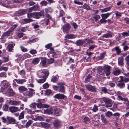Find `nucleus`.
<instances>
[{"instance_id": "nucleus-48", "label": "nucleus", "mask_w": 129, "mask_h": 129, "mask_svg": "<svg viewBox=\"0 0 129 129\" xmlns=\"http://www.w3.org/2000/svg\"><path fill=\"white\" fill-rule=\"evenodd\" d=\"M24 22L26 23H28L32 22L33 20L29 19H25L24 20Z\"/></svg>"}, {"instance_id": "nucleus-24", "label": "nucleus", "mask_w": 129, "mask_h": 129, "mask_svg": "<svg viewBox=\"0 0 129 129\" xmlns=\"http://www.w3.org/2000/svg\"><path fill=\"white\" fill-rule=\"evenodd\" d=\"M7 93L11 96H12L14 95V92L12 89H9L8 90Z\"/></svg>"}, {"instance_id": "nucleus-31", "label": "nucleus", "mask_w": 129, "mask_h": 129, "mask_svg": "<svg viewBox=\"0 0 129 129\" xmlns=\"http://www.w3.org/2000/svg\"><path fill=\"white\" fill-rule=\"evenodd\" d=\"M123 59L121 57H119L118 59V63L121 66H122L123 64Z\"/></svg>"}, {"instance_id": "nucleus-57", "label": "nucleus", "mask_w": 129, "mask_h": 129, "mask_svg": "<svg viewBox=\"0 0 129 129\" xmlns=\"http://www.w3.org/2000/svg\"><path fill=\"white\" fill-rule=\"evenodd\" d=\"M9 106L7 104L4 105L3 106V108L4 110L7 111L8 110Z\"/></svg>"}, {"instance_id": "nucleus-58", "label": "nucleus", "mask_w": 129, "mask_h": 129, "mask_svg": "<svg viewBox=\"0 0 129 129\" xmlns=\"http://www.w3.org/2000/svg\"><path fill=\"white\" fill-rule=\"evenodd\" d=\"M107 20L105 19L102 18L101 19L100 21V22L101 23H106L107 22Z\"/></svg>"}, {"instance_id": "nucleus-64", "label": "nucleus", "mask_w": 129, "mask_h": 129, "mask_svg": "<svg viewBox=\"0 0 129 129\" xmlns=\"http://www.w3.org/2000/svg\"><path fill=\"white\" fill-rule=\"evenodd\" d=\"M37 105V104L36 103H34L31 104L30 105V106L31 108H35L36 107Z\"/></svg>"}, {"instance_id": "nucleus-61", "label": "nucleus", "mask_w": 129, "mask_h": 129, "mask_svg": "<svg viewBox=\"0 0 129 129\" xmlns=\"http://www.w3.org/2000/svg\"><path fill=\"white\" fill-rule=\"evenodd\" d=\"M102 91L105 93H107L108 91L106 88L103 87L102 88Z\"/></svg>"}, {"instance_id": "nucleus-50", "label": "nucleus", "mask_w": 129, "mask_h": 129, "mask_svg": "<svg viewBox=\"0 0 129 129\" xmlns=\"http://www.w3.org/2000/svg\"><path fill=\"white\" fill-rule=\"evenodd\" d=\"M24 114L23 112H22L19 117V119H21L23 118L24 117Z\"/></svg>"}, {"instance_id": "nucleus-49", "label": "nucleus", "mask_w": 129, "mask_h": 129, "mask_svg": "<svg viewBox=\"0 0 129 129\" xmlns=\"http://www.w3.org/2000/svg\"><path fill=\"white\" fill-rule=\"evenodd\" d=\"M37 51L35 49H32L30 51L29 53L32 54H34L37 53Z\"/></svg>"}, {"instance_id": "nucleus-20", "label": "nucleus", "mask_w": 129, "mask_h": 129, "mask_svg": "<svg viewBox=\"0 0 129 129\" xmlns=\"http://www.w3.org/2000/svg\"><path fill=\"white\" fill-rule=\"evenodd\" d=\"M41 126L45 128H47L50 126V125L46 123L41 122Z\"/></svg>"}, {"instance_id": "nucleus-15", "label": "nucleus", "mask_w": 129, "mask_h": 129, "mask_svg": "<svg viewBox=\"0 0 129 129\" xmlns=\"http://www.w3.org/2000/svg\"><path fill=\"white\" fill-rule=\"evenodd\" d=\"M44 112L45 114H51L53 112V110L52 109L50 108L44 110Z\"/></svg>"}, {"instance_id": "nucleus-18", "label": "nucleus", "mask_w": 129, "mask_h": 129, "mask_svg": "<svg viewBox=\"0 0 129 129\" xmlns=\"http://www.w3.org/2000/svg\"><path fill=\"white\" fill-rule=\"evenodd\" d=\"M104 70L102 69V68L101 67H98V73L100 75H102L104 74Z\"/></svg>"}, {"instance_id": "nucleus-25", "label": "nucleus", "mask_w": 129, "mask_h": 129, "mask_svg": "<svg viewBox=\"0 0 129 129\" xmlns=\"http://www.w3.org/2000/svg\"><path fill=\"white\" fill-rule=\"evenodd\" d=\"M40 61V59L38 58H34L33 61L32 62L34 64H37Z\"/></svg>"}, {"instance_id": "nucleus-13", "label": "nucleus", "mask_w": 129, "mask_h": 129, "mask_svg": "<svg viewBox=\"0 0 129 129\" xmlns=\"http://www.w3.org/2000/svg\"><path fill=\"white\" fill-rule=\"evenodd\" d=\"M54 97L55 98L57 99H63L66 96L63 94L59 93L56 94Z\"/></svg>"}, {"instance_id": "nucleus-10", "label": "nucleus", "mask_w": 129, "mask_h": 129, "mask_svg": "<svg viewBox=\"0 0 129 129\" xmlns=\"http://www.w3.org/2000/svg\"><path fill=\"white\" fill-rule=\"evenodd\" d=\"M61 125V121L58 120H55L53 123V125L54 126L57 127H59Z\"/></svg>"}, {"instance_id": "nucleus-53", "label": "nucleus", "mask_w": 129, "mask_h": 129, "mask_svg": "<svg viewBox=\"0 0 129 129\" xmlns=\"http://www.w3.org/2000/svg\"><path fill=\"white\" fill-rule=\"evenodd\" d=\"M98 110V107L96 105H94L93 108L92 109V111L94 112H95L97 111Z\"/></svg>"}, {"instance_id": "nucleus-30", "label": "nucleus", "mask_w": 129, "mask_h": 129, "mask_svg": "<svg viewBox=\"0 0 129 129\" xmlns=\"http://www.w3.org/2000/svg\"><path fill=\"white\" fill-rule=\"evenodd\" d=\"M84 42L83 41L79 40L76 42V44L78 46H80L82 45Z\"/></svg>"}, {"instance_id": "nucleus-34", "label": "nucleus", "mask_w": 129, "mask_h": 129, "mask_svg": "<svg viewBox=\"0 0 129 129\" xmlns=\"http://www.w3.org/2000/svg\"><path fill=\"white\" fill-rule=\"evenodd\" d=\"M115 49L116 51V53L117 55H118L121 52L120 49L119 47H115Z\"/></svg>"}, {"instance_id": "nucleus-62", "label": "nucleus", "mask_w": 129, "mask_h": 129, "mask_svg": "<svg viewBox=\"0 0 129 129\" xmlns=\"http://www.w3.org/2000/svg\"><path fill=\"white\" fill-rule=\"evenodd\" d=\"M49 85L47 83H46L43 85V87L44 89H46L48 87Z\"/></svg>"}, {"instance_id": "nucleus-4", "label": "nucleus", "mask_w": 129, "mask_h": 129, "mask_svg": "<svg viewBox=\"0 0 129 129\" xmlns=\"http://www.w3.org/2000/svg\"><path fill=\"white\" fill-rule=\"evenodd\" d=\"M8 101V103L11 105H18L20 103V101H13L9 99V100H7Z\"/></svg>"}, {"instance_id": "nucleus-59", "label": "nucleus", "mask_w": 129, "mask_h": 129, "mask_svg": "<svg viewBox=\"0 0 129 129\" xmlns=\"http://www.w3.org/2000/svg\"><path fill=\"white\" fill-rule=\"evenodd\" d=\"M20 47L21 50L22 51L24 52L27 51V49L24 47L20 46Z\"/></svg>"}, {"instance_id": "nucleus-43", "label": "nucleus", "mask_w": 129, "mask_h": 129, "mask_svg": "<svg viewBox=\"0 0 129 129\" xmlns=\"http://www.w3.org/2000/svg\"><path fill=\"white\" fill-rule=\"evenodd\" d=\"M41 63L42 66H45L46 63V60L45 58L43 59L41 61Z\"/></svg>"}, {"instance_id": "nucleus-42", "label": "nucleus", "mask_w": 129, "mask_h": 129, "mask_svg": "<svg viewBox=\"0 0 129 129\" xmlns=\"http://www.w3.org/2000/svg\"><path fill=\"white\" fill-rule=\"evenodd\" d=\"M46 80V78L44 77H43V79H39L38 81V83H43Z\"/></svg>"}, {"instance_id": "nucleus-36", "label": "nucleus", "mask_w": 129, "mask_h": 129, "mask_svg": "<svg viewBox=\"0 0 129 129\" xmlns=\"http://www.w3.org/2000/svg\"><path fill=\"white\" fill-rule=\"evenodd\" d=\"M82 8L87 10H90V7L86 3H85L84 5L82 6Z\"/></svg>"}, {"instance_id": "nucleus-55", "label": "nucleus", "mask_w": 129, "mask_h": 129, "mask_svg": "<svg viewBox=\"0 0 129 129\" xmlns=\"http://www.w3.org/2000/svg\"><path fill=\"white\" fill-rule=\"evenodd\" d=\"M40 4L42 6H46L47 4V3L46 1H44L41 2Z\"/></svg>"}, {"instance_id": "nucleus-21", "label": "nucleus", "mask_w": 129, "mask_h": 129, "mask_svg": "<svg viewBox=\"0 0 129 129\" xmlns=\"http://www.w3.org/2000/svg\"><path fill=\"white\" fill-rule=\"evenodd\" d=\"M41 73L43 75L42 76H41V77H44L45 78L47 77L49 74V72L47 71H44L41 72Z\"/></svg>"}, {"instance_id": "nucleus-39", "label": "nucleus", "mask_w": 129, "mask_h": 129, "mask_svg": "<svg viewBox=\"0 0 129 129\" xmlns=\"http://www.w3.org/2000/svg\"><path fill=\"white\" fill-rule=\"evenodd\" d=\"M26 12V11L24 10H19L18 12V13L20 15L24 14Z\"/></svg>"}, {"instance_id": "nucleus-47", "label": "nucleus", "mask_w": 129, "mask_h": 129, "mask_svg": "<svg viewBox=\"0 0 129 129\" xmlns=\"http://www.w3.org/2000/svg\"><path fill=\"white\" fill-rule=\"evenodd\" d=\"M125 59L127 62L128 67L129 68V55L125 57Z\"/></svg>"}, {"instance_id": "nucleus-3", "label": "nucleus", "mask_w": 129, "mask_h": 129, "mask_svg": "<svg viewBox=\"0 0 129 129\" xmlns=\"http://www.w3.org/2000/svg\"><path fill=\"white\" fill-rule=\"evenodd\" d=\"M44 15L43 10L41 11L40 12L34 13L33 18H35L39 19L40 16H43Z\"/></svg>"}, {"instance_id": "nucleus-46", "label": "nucleus", "mask_w": 129, "mask_h": 129, "mask_svg": "<svg viewBox=\"0 0 129 129\" xmlns=\"http://www.w3.org/2000/svg\"><path fill=\"white\" fill-rule=\"evenodd\" d=\"M52 93V91L50 89H48L46 90L45 94L47 95H48L51 94Z\"/></svg>"}, {"instance_id": "nucleus-5", "label": "nucleus", "mask_w": 129, "mask_h": 129, "mask_svg": "<svg viewBox=\"0 0 129 129\" xmlns=\"http://www.w3.org/2000/svg\"><path fill=\"white\" fill-rule=\"evenodd\" d=\"M9 110L10 112L12 113H15L17 111H20V109L18 108L15 106H11L9 107Z\"/></svg>"}, {"instance_id": "nucleus-16", "label": "nucleus", "mask_w": 129, "mask_h": 129, "mask_svg": "<svg viewBox=\"0 0 129 129\" xmlns=\"http://www.w3.org/2000/svg\"><path fill=\"white\" fill-rule=\"evenodd\" d=\"M37 105L38 108H40L42 107L43 108H47L48 107V105L44 104L42 105L41 103H38Z\"/></svg>"}, {"instance_id": "nucleus-38", "label": "nucleus", "mask_w": 129, "mask_h": 129, "mask_svg": "<svg viewBox=\"0 0 129 129\" xmlns=\"http://www.w3.org/2000/svg\"><path fill=\"white\" fill-rule=\"evenodd\" d=\"M112 115V113L111 112L108 111L105 114V116L108 117L110 118Z\"/></svg>"}, {"instance_id": "nucleus-11", "label": "nucleus", "mask_w": 129, "mask_h": 129, "mask_svg": "<svg viewBox=\"0 0 129 129\" xmlns=\"http://www.w3.org/2000/svg\"><path fill=\"white\" fill-rule=\"evenodd\" d=\"M57 84L59 86V91L60 92H62L64 91V88L62 83H57Z\"/></svg>"}, {"instance_id": "nucleus-51", "label": "nucleus", "mask_w": 129, "mask_h": 129, "mask_svg": "<svg viewBox=\"0 0 129 129\" xmlns=\"http://www.w3.org/2000/svg\"><path fill=\"white\" fill-rule=\"evenodd\" d=\"M36 120H40L41 121H42L44 120V118L42 116H38L36 119Z\"/></svg>"}, {"instance_id": "nucleus-63", "label": "nucleus", "mask_w": 129, "mask_h": 129, "mask_svg": "<svg viewBox=\"0 0 129 129\" xmlns=\"http://www.w3.org/2000/svg\"><path fill=\"white\" fill-rule=\"evenodd\" d=\"M19 73L21 76H24L25 75V72L24 70H22L19 72Z\"/></svg>"}, {"instance_id": "nucleus-7", "label": "nucleus", "mask_w": 129, "mask_h": 129, "mask_svg": "<svg viewBox=\"0 0 129 129\" xmlns=\"http://www.w3.org/2000/svg\"><path fill=\"white\" fill-rule=\"evenodd\" d=\"M86 88L89 90L93 92H94L95 91V88L94 86H92L89 84L85 85Z\"/></svg>"}, {"instance_id": "nucleus-56", "label": "nucleus", "mask_w": 129, "mask_h": 129, "mask_svg": "<svg viewBox=\"0 0 129 129\" xmlns=\"http://www.w3.org/2000/svg\"><path fill=\"white\" fill-rule=\"evenodd\" d=\"M60 112V110L59 109H55L54 110V113L55 114H59Z\"/></svg>"}, {"instance_id": "nucleus-52", "label": "nucleus", "mask_w": 129, "mask_h": 129, "mask_svg": "<svg viewBox=\"0 0 129 129\" xmlns=\"http://www.w3.org/2000/svg\"><path fill=\"white\" fill-rule=\"evenodd\" d=\"M34 17V13H30L27 14V17L29 18L33 17Z\"/></svg>"}, {"instance_id": "nucleus-19", "label": "nucleus", "mask_w": 129, "mask_h": 129, "mask_svg": "<svg viewBox=\"0 0 129 129\" xmlns=\"http://www.w3.org/2000/svg\"><path fill=\"white\" fill-rule=\"evenodd\" d=\"M111 14V13H107L105 14H102L101 16L102 18L106 19Z\"/></svg>"}, {"instance_id": "nucleus-1", "label": "nucleus", "mask_w": 129, "mask_h": 129, "mask_svg": "<svg viewBox=\"0 0 129 129\" xmlns=\"http://www.w3.org/2000/svg\"><path fill=\"white\" fill-rule=\"evenodd\" d=\"M17 26V25L16 24L13 25L8 31L3 34L1 38L0 39L1 42L4 43L5 42L6 38L12 32L14 29L16 28Z\"/></svg>"}, {"instance_id": "nucleus-44", "label": "nucleus", "mask_w": 129, "mask_h": 129, "mask_svg": "<svg viewBox=\"0 0 129 129\" xmlns=\"http://www.w3.org/2000/svg\"><path fill=\"white\" fill-rule=\"evenodd\" d=\"M58 78L54 76L51 79V81L53 82H56L57 81Z\"/></svg>"}, {"instance_id": "nucleus-54", "label": "nucleus", "mask_w": 129, "mask_h": 129, "mask_svg": "<svg viewBox=\"0 0 129 129\" xmlns=\"http://www.w3.org/2000/svg\"><path fill=\"white\" fill-rule=\"evenodd\" d=\"M45 11L47 12H52V11L53 10L51 8L48 7L45 9Z\"/></svg>"}, {"instance_id": "nucleus-29", "label": "nucleus", "mask_w": 129, "mask_h": 129, "mask_svg": "<svg viewBox=\"0 0 129 129\" xmlns=\"http://www.w3.org/2000/svg\"><path fill=\"white\" fill-rule=\"evenodd\" d=\"M112 37V35L111 34L107 33L104 34L102 36V37L106 38H111Z\"/></svg>"}, {"instance_id": "nucleus-2", "label": "nucleus", "mask_w": 129, "mask_h": 129, "mask_svg": "<svg viewBox=\"0 0 129 129\" xmlns=\"http://www.w3.org/2000/svg\"><path fill=\"white\" fill-rule=\"evenodd\" d=\"M71 28V26L70 24L67 23L64 25L62 27V28L64 32L66 33H68Z\"/></svg>"}, {"instance_id": "nucleus-41", "label": "nucleus", "mask_w": 129, "mask_h": 129, "mask_svg": "<svg viewBox=\"0 0 129 129\" xmlns=\"http://www.w3.org/2000/svg\"><path fill=\"white\" fill-rule=\"evenodd\" d=\"M33 121L31 120H29L25 124V127L26 128H27L29 127L32 123Z\"/></svg>"}, {"instance_id": "nucleus-40", "label": "nucleus", "mask_w": 129, "mask_h": 129, "mask_svg": "<svg viewBox=\"0 0 129 129\" xmlns=\"http://www.w3.org/2000/svg\"><path fill=\"white\" fill-rule=\"evenodd\" d=\"M118 104V103L117 102H115L114 103L113 105V108H109L110 109L112 110L113 111H114V108H116L117 107V106Z\"/></svg>"}, {"instance_id": "nucleus-45", "label": "nucleus", "mask_w": 129, "mask_h": 129, "mask_svg": "<svg viewBox=\"0 0 129 129\" xmlns=\"http://www.w3.org/2000/svg\"><path fill=\"white\" fill-rule=\"evenodd\" d=\"M64 14V12L62 10H60L59 12V14H57V16L58 17H60L63 16Z\"/></svg>"}, {"instance_id": "nucleus-37", "label": "nucleus", "mask_w": 129, "mask_h": 129, "mask_svg": "<svg viewBox=\"0 0 129 129\" xmlns=\"http://www.w3.org/2000/svg\"><path fill=\"white\" fill-rule=\"evenodd\" d=\"M91 77V76L90 75H88L85 79V83H87L88 82L90 81V78Z\"/></svg>"}, {"instance_id": "nucleus-6", "label": "nucleus", "mask_w": 129, "mask_h": 129, "mask_svg": "<svg viewBox=\"0 0 129 129\" xmlns=\"http://www.w3.org/2000/svg\"><path fill=\"white\" fill-rule=\"evenodd\" d=\"M122 94V93H121V92L119 91H118L117 92V97L118 98V99H117L118 100L122 101H127L128 99L127 98L124 97L123 98L121 96Z\"/></svg>"}, {"instance_id": "nucleus-27", "label": "nucleus", "mask_w": 129, "mask_h": 129, "mask_svg": "<svg viewBox=\"0 0 129 129\" xmlns=\"http://www.w3.org/2000/svg\"><path fill=\"white\" fill-rule=\"evenodd\" d=\"M103 101L106 104L110 103V102H112V101L110 99L107 98H104Z\"/></svg>"}, {"instance_id": "nucleus-35", "label": "nucleus", "mask_w": 129, "mask_h": 129, "mask_svg": "<svg viewBox=\"0 0 129 129\" xmlns=\"http://www.w3.org/2000/svg\"><path fill=\"white\" fill-rule=\"evenodd\" d=\"M111 67L108 66H105L104 67V72L108 71H110Z\"/></svg>"}, {"instance_id": "nucleus-22", "label": "nucleus", "mask_w": 129, "mask_h": 129, "mask_svg": "<svg viewBox=\"0 0 129 129\" xmlns=\"http://www.w3.org/2000/svg\"><path fill=\"white\" fill-rule=\"evenodd\" d=\"M20 92H22L23 91H26L27 90V89L24 86H22L19 87L18 88Z\"/></svg>"}, {"instance_id": "nucleus-33", "label": "nucleus", "mask_w": 129, "mask_h": 129, "mask_svg": "<svg viewBox=\"0 0 129 129\" xmlns=\"http://www.w3.org/2000/svg\"><path fill=\"white\" fill-rule=\"evenodd\" d=\"M120 73V71L119 70H116L113 72V74L115 75H118Z\"/></svg>"}, {"instance_id": "nucleus-28", "label": "nucleus", "mask_w": 129, "mask_h": 129, "mask_svg": "<svg viewBox=\"0 0 129 129\" xmlns=\"http://www.w3.org/2000/svg\"><path fill=\"white\" fill-rule=\"evenodd\" d=\"M117 85L120 88H122L124 87L125 84L123 83L118 81V83Z\"/></svg>"}, {"instance_id": "nucleus-17", "label": "nucleus", "mask_w": 129, "mask_h": 129, "mask_svg": "<svg viewBox=\"0 0 129 129\" xmlns=\"http://www.w3.org/2000/svg\"><path fill=\"white\" fill-rule=\"evenodd\" d=\"M111 7H108L105 8L103 9H101L100 10L101 12L102 13H105L111 9Z\"/></svg>"}, {"instance_id": "nucleus-12", "label": "nucleus", "mask_w": 129, "mask_h": 129, "mask_svg": "<svg viewBox=\"0 0 129 129\" xmlns=\"http://www.w3.org/2000/svg\"><path fill=\"white\" fill-rule=\"evenodd\" d=\"M77 37V35H75L68 34L66 35L65 37L68 39H73L76 38Z\"/></svg>"}, {"instance_id": "nucleus-32", "label": "nucleus", "mask_w": 129, "mask_h": 129, "mask_svg": "<svg viewBox=\"0 0 129 129\" xmlns=\"http://www.w3.org/2000/svg\"><path fill=\"white\" fill-rule=\"evenodd\" d=\"M13 48V44H9L8 46V49L9 51H12Z\"/></svg>"}, {"instance_id": "nucleus-23", "label": "nucleus", "mask_w": 129, "mask_h": 129, "mask_svg": "<svg viewBox=\"0 0 129 129\" xmlns=\"http://www.w3.org/2000/svg\"><path fill=\"white\" fill-rule=\"evenodd\" d=\"M35 92H34L28 91L26 92V94L27 96H28L29 97H31L33 96V94Z\"/></svg>"}, {"instance_id": "nucleus-8", "label": "nucleus", "mask_w": 129, "mask_h": 129, "mask_svg": "<svg viewBox=\"0 0 129 129\" xmlns=\"http://www.w3.org/2000/svg\"><path fill=\"white\" fill-rule=\"evenodd\" d=\"M7 122L8 123L14 124L16 122V120L11 117H7Z\"/></svg>"}, {"instance_id": "nucleus-60", "label": "nucleus", "mask_w": 129, "mask_h": 129, "mask_svg": "<svg viewBox=\"0 0 129 129\" xmlns=\"http://www.w3.org/2000/svg\"><path fill=\"white\" fill-rule=\"evenodd\" d=\"M6 77V74L4 72H2L0 73V77Z\"/></svg>"}, {"instance_id": "nucleus-26", "label": "nucleus", "mask_w": 129, "mask_h": 129, "mask_svg": "<svg viewBox=\"0 0 129 129\" xmlns=\"http://www.w3.org/2000/svg\"><path fill=\"white\" fill-rule=\"evenodd\" d=\"M101 118L103 123H107L108 121L106 120L104 116L101 115Z\"/></svg>"}, {"instance_id": "nucleus-9", "label": "nucleus", "mask_w": 129, "mask_h": 129, "mask_svg": "<svg viewBox=\"0 0 129 129\" xmlns=\"http://www.w3.org/2000/svg\"><path fill=\"white\" fill-rule=\"evenodd\" d=\"M1 83L3 84V88L4 89L7 88L9 85V82L6 80H4L2 81Z\"/></svg>"}, {"instance_id": "nucleus-14", "label": "nucleus", "mask_w": 129, "mask_h": 129, "mask_svg": "<svg viewBox=\"0 0 129 129\" xmlns=\"http://www.w3.org/2000/svg\"><path fill=\"white\" fill-rule=\"evenodd\" d=\"M15 80L17 83L20 84H23L26 81L25 79H15Z\"/></svg>"}]
</instances>
